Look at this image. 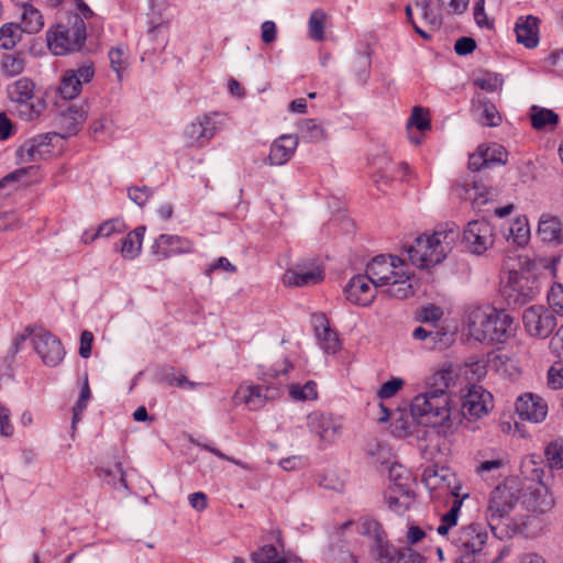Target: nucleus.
I'll return each instance as SVG.
<instances>
[{
	"label": "nucleus",
	"instance_id": "obj_1",
	"mask_svg": "<svg viewBox=\"0 0 563 563\" xmlns=\"http://www.w3.org/2000/svg\"><path fill=\"white\" fill-rule=\"evenodd\" d=\"M452 379L449 369L434 373L430 388L411 400L410 413L419 424L433 428L446 424L450 428L460 420V413H454L446 391Z\"/></svg>",
	"mask_w": 563,
	"mask_h": 563
},
{
	"label": "nucleus",
	"instance_id": "obj_2",
	"mask_svg": "<svg viewBox=\"0 0 563 563\" xmlns=\"http://www.w3.org/2000/svg\"><path fill=\"white\" fill-rule=\"evenodd\" d=\"M463 327L470 339L483 344L503 343L514 335V319L505 311L492 307H468Z\"/></svg>",
	"mask_w": 563,
	"mask_h": 563
},
{
	"label": "nucleus",
	"instance_id": "obj_3",
	"mask_svg": "<svg viewBox=\"0 0 563 563\" xmlns=\"http://www.w3.org/2000/svg\"><path fill=\"white\" fill-rule=\"evenodd\" d=\"M365 272L374 286H388L386 292L390 297L405 299L413 294L408 265L397 256L377 255L367 263Z\"/></svg>",
	"mask_w": 563,
	"mask_h": 563
},
{
	"label": "nucleus",
	"instance_id": "obj_4",
	"mask_svg": "<svg viewBox=\"0 0 563 563\" xmlns=\"http://www.w3.org/2000/svg\"><path fill=\"white\" fill-rule=\"evenodd\" d=\"M459 238L454 225L438 228L433 233L419 235L407 250L411 263L419 268H429L441 263L452 251Z\"/></svg>",
	"mask_w": 563,
	"mask_h": 563
},
{
	"label": "nucleus",
	"instance_id": "obj_5",
	"mask_svg": "<svg viewBox=\"0 0 563 563\" xmlns=\"http://www.w3.org/2000/svg\"><path fill=\"white\" fill-rule=\"evenodd\" d=\"M292 368V364L285 358L280 365L272 366L263 374V385H240L232 399L235 405L244 404L250 409L256 410L266 401L280 397L284 393V382Z\"/></svg>",
	"mask_w": 563,
	"mask_h": 563
},
{
	"label": "nucleus",
	"instance_id": "obj_6",
	"mask_svg": "<svg viewBox=\"0 0 563 563\" xmlns=\"http://www.w3.org/2000/svg\"><path fill=\"white\" fill-rule=\"evenodd\" d=\"M86 37V24L79 15L73 18L71 25L58 24L46 35L49 51L57 56L79 51L84 46Z\"/></svg>",
	"mask_w": 563,
	"mask_h": 563
},
{
	"label": "nucleus",
	"instance_id": "obj_7",
	"mask_svg": "<svg viewBox=\"0 0 563 563\" xmlns=\"http://www.w3.org/2000/svg\"><path fill=\"white\" fill-rule=\"evenodd\" d=\"M519 500V490L511 485L504 484L495 487L488 499L485 518L492 532L498 537V528L509 519Z\"/></svg>",
	"mask_w": 563,
	"mask_h": 563
},
{
	"label": "nucleus",
	"instance_id": "obj_8",
	"mask_svg": "<svg viewBox=\"0 0 563 563\" xmlns=\"http://www.w3.org/2000/svg\"><path fill=\"white\" fill-rule=\"evenodd\" d=\"M223 115L219 112L198 115L184 131V140L191 148H203L222 129Z\"/></svg>",
	"mask_w": 563,
	"mask_h": 563
},
{
	"label": "nucleus",
	"instance_id": "obj_9",
	"mask_svg": "<svg viewBox=\"0 0 563 563\" xmlns=\"http://www.w3.org/2000/svg\"><path fill=\"white\" fill-rule=\"evenodd\" d=\"M400 466L390 468L391 484L385 493L388 508L395 514L407 511L415 500L413 479L410 474L402 476Z\"/></svg>",
	"mask_w": 563,
	"mask_h": 563
},
{
	"label": "nucleus",
	"instance_id": "obj_10",
	"mask_svg": "<svg viewBox=\"0 0 563 563\" xmlns=\"http://www.w3.org/2000/svg\"><path fill=\"white\" fill-rule=\"evenodd\" d=\"M7 92L9 99L20 106V113L27 121L36 119L44 109V103L40 99L35 100L34 81L27 77H21L8 85Z\"/></svg>",
	"mask_w": 563,
	"mask_h": 563
},
{
	"label": "nucleus",
	"instance_id": "obj_11",
	"mask_svg": "<svg viewBox=\"0 0 563 563\" xmlns=\"http://www.w3.org/2000/svg\"><path fill=\"white\" fill-rule=\"evenodd\" d=\"M422 482L432 498L443 496L460 497L461 485L455 473L445 466H428L422 474Z\"/></svg>",
	"mask_w": 563,
	"mask_h": 563
},
{
	"label": "nucleus",
	"instance_id": "obj_12",
	"mask_svg": "<svg viewBox=\"0 0 563 563\" xmlns=\"http://www.w3.org/2000/svg\"><path fill=\"white\" fill-rule=\"evenodd\" d=\"M537 279L529 274L511 271L503 287V296L508 306L519 307L527 303L538 294Z\"/></svg>",
	"mask_w": 563,
	"mask_h": 563
},
{
	"label": "nucleus",
	"instance_id": "obj_13",
	"mask_svg": "<svg viewBox=\"0 0 563 563\" xmlns=\"http://www.w3.org/2000/svg\"><path fill=\"white\" fill-rule=\"evenodd\" d=\"M32 345L46 366H57L65 357V349L60 340L44 329L34 332Z\"/></svg>",
	"mask_w": 563,
	"mask_h": 563
},
{
	"label": "nucleus",
	"instance_id": "obj_14",
	"mask_svg": "<svg viewBox=\"0 0 563 563\" xmlns=\"http://www.w3.org/2000/svg\"><path fill=\"white\" fill-rule=\"evenodd\" d=\"M526 331L536 338H548L556 327L553 312L543 306H531L522 313Z\"/></svg>",
	"mask_w": 563,
	"mask_h": 563
},
{
	"label": "nucleus",
	"instance_id": "obj_15",
	"mask_svg": "<svg viewBox=\"0 0 563 563\" xmlns=\"http://www.w3.org/2000/svg\"><path fill=\"white\" fill-rule=\"evenodd\" d=\"M364 533L374 540V553L379 563H399L401 560L402 548H396L387 540L385 531L375 520H368L364 523Z\"/></svg>",
	"mask_w": 563,
	"mask_h": 563
},
{
	"label": "nucleus",
	"instance_id": "obj_16",
	"mask_svg": "<svg viewBox=\"0 0 563 563\" xmlns=\"http://www.w3.org/2000/svg\"><path fill=\"white\" fill-rule=\"evenodd\" d=\"M194 251L195 244L188 238L166 233L158 235L151 246V253L157 261L190 254Z\"/></svg>",
	"mask_w": 563,
	"mask_h": 563
},
{
	"label": "nucleus",
	"instance_id": "obj_17",
	"mask_svg": "<svg viewBox=\"0 0 563 563\" xmlns=\"http://www.w3.org/2000/svg\"><path fill=\"white\" fill-rule=\"evenodd\" d=\"M309 431L325 443L334 442L342 432V421L331 413L313 411L307 417Z\"/></svg>",
	"mask_w": 563,
	"mask_h": 563
},
{
	"label": "nucleus",
	"instance_id": "obj_18",
	"mask_svg": "<svg viewBox=\"0 0 563 563\" xmlns=\"http://www.w3.org/2000/svg\"><path fill=\"white\" fill-rule=\"evenodd\" d=\"M493 408V396L482 386L472 385L464 396L461 413L467 419H479Z\"/></svg>",
	"mask_w": 563,
	"mask_h": 563
},
{
	"label": "nucleus",
	"instance_id": "obj_19",
	"mask_svg": "<svg viewBox=\"0 0 563 563\" xmlns=\"http://www.w3.org/2000/svg\"><path fill=\"white\" fill-rule=\"evenodd\" d=\"M463 239L472 253L483 254L494 243L493 228L484 219L470 221L464 230Z\"/></svg>",
	"mask_w": 563,
	"mask_h": 563
},
{
	"label": "nucleus",
	"instance_id": "obj_20",
	"mask_svg": "<svg viewBox=\"0 0 563 563\" xmlns=\"http://www.w3.org/2000/svg\"><path fill=\"white\" fill-rule=\"evenodd\" d=\"M377 288L365 272V274L355 275L349 280L344 287V294L351 303L367 307L376 298Z\"/></svg>",
	"mask_w": 563,
	"mask_h": 563
},
{
	"label": "nucleus",
	"instance_id": "obj_21",
	"mask_svg": "<svg viewBox=\"0 0 563 563\" xmlns=\"http://www.w3.org/2000/svg\"><path fill=\"white\" fill-rule=\"evenodd\" d=\"M488 539L487 531L478 523L461 527L452 539L453 544L466 554H479Z\"/></svg>",
	"mask_w": 563,
	"mask_h": 563
},
{
	"label": "nucleus",
	"instance_id": "obj_22",
	"mask_svg": "<svg viewBox=\"0 0 563 563\" xmlns=\"http://www.w3.org/2000/svg\"><path fill=\"white\" fill-rule=\"evenodd\" d=\"M95 76L92 64H84L77 69H68L64 73L60 84L59 93L64 99L76 98L82 88L84 84H88Z\"/></svg>",
	"mask_w": 563,
	"mask_h": 563
},
{
	"label": "nucleus",
	"instance_id": "obj_23",
	"mask_svg": "<svg viewBox=\"0 0 563 563\" xmlns=\"http://www.w3.org/2000/svg\"><path fill=\"white\" fill-rule=\"evenodd\" d=\"M548 409V402L533 393H525L516 400V412L530 422H542L547 418Z\"/></svg>",
	"mask_w": 563,
	"mask_h": 563
},
{
	"label": "nucleus",
	"instance_id": "obj_24",
	"mask_svg": "<svg viewBox=\"0 0 563 563\" xmlns=\"http://www.w3.org/2000/svg\"><path fill=\"white\" fill-rule=\"evenodd\" d=\"M323 280V272L311 264L309 267L297 264L292 268H288L283 275V283L288 287H306L321 283Z\"/></svg>",
	"mask_w": 563,
	"mask_h": 563
},
{
	"label": "nucleus",
	"instance_id": "obj_25",
	"mask_svg": "<svg viewBox=\"0 0 563 563\" xmlns=\"http://www.w3.org/2000/svg\"><path fill=\"white\" fill-rule=\"evenodd\" d=\"M55 134H40L26 140L19 148L21 161L30 163L46 158L51 153L52 139Z\"/></svg>",
	"mask_w": 563,
	"mask_h": 563
},
{
	"label": "nucleus",
	"instance_id": "obj_26",
	"mask_svg": "<svg viewBox=\"0 0 563 563\" xmlns=\"http://www.w3.org/2000/svg\"><path fill=\"white\" fill-rule=\"evenodd\" d=\"M298 146V136L292 134H284L276 139L269 150L268 161L271 165L280 166L286 164Z\"/></svg>",
	"mask_w": 563,
	"mask_h": 563
},
{
	"label": "nucleus",
	"instance_id": "obj_27",
	"mask_svg": "<svg viewBox=\"0 0 563 563\" xmlns=\"http://www.w3.org/2000/svg\"><path fill=\"white\" fill-rule=\"evenodd\" d=\"M515 33L518 43L534 48L539 44V19L533 15L518 18Z\"/></svg>",
	"mask_w": 563,
	"mask_h": 563
},
{
	"label": "nucleus",
	"instance_id": "obj_28",
	"mask_svg": "<svg viewBox=\"0 0 563 563\" xmlns=\"http://www.w3.org/2000/svg\"><path fill=\"white\" fill-rule=\"evenodd\" d=\"M145 230L144 225L136 227L126 234L121 241L120 246H117L124 260L131 261L141 254Z\"/></svg>",
	"mask_w": 563,
	"mask_h": 563
},
{
	"label": "nucleus",
	"instance_id": "obj_29",
	"mask_svg": "<svg viewBox=\"0 0 563 563\" xmlns=\"http://www.w3.org/2000/svg\"><path fill=\"white\" fill-rule=\"evenodd\" d=\"M316 334L320 341L321 349L328 353L333 354L339 350V339L329 324L327 319L323 316H320L316 319Z\"/></svg>",
	"mask_w": 563,
	"mask_h": 563
},
{
	"label": "nucleus",
	"instance_id": "obj_30",
	"mask_svg": "<svg viewBox=\"0 0 563 563\" xmlns=\"http://www.w3.org/2000/svg\"><path fill=\"white\" fill-rule=\"evenodd\" d=\"M88 115V107L84 104L70 106L60 114V124L67 129L68 134H76Z\"/></svg>",
	"mask_w": 563,
	"mask_h": 563
},
{
	"label": "nucleus",
	"instance_id": "obj_31",
	"mask_svg": "<svg viewBox=\"0 0 563 563\" xmlns=\"http://www.w3.org/2000/svg\"><path fill=\"white\" fill-rule=\"evenodd\" d=\"M298 131L303 142L320 143L327 140V132L316 119H302L298 123Z\"/></svg>",
	"mask_w": 563,
	"mask_h": 563
},
{
	"label": "nucleus",
	"instance_id": "obj_32",
	"mask_svg": "<svg viewBox=\"0 0 563 563\" xmlns=\"http://www.w3.org/2000/svg\"><path fill=\"white\" fill-rule=\"evenodd\" d=\"M21 10L22 31L30 34L40 32L44 26L42 13L27 2H22Z\"/></svg>",
	"mask_w": 563,
	"mask_h": 563
},
{
	"label": "nucleus",
	"instance_id": "obj_33",
	"mask_svg": "<svg viewBox=\"0 0 563 563\" xmlns=\"http://www.w3.org/2000/svg\"><path fill=\"white\" fill-rule=\"evenodd\" d=\"M538 233L543 241L561 243L563 241L562 224L554 217H541L538 225Z\"/></svg>",
	"mask_w": 563,
	"mask_h": 563
},
{
	"label": "nucleus",
	"instance_id": "obj_34",
	"mask_svg": "<svg viewBox=\"0 0 563 563\" xmlns=\"http://www.w3.org/2000/svg\"><path fill=\"white\" fill-rule=\"evenodd\" d=\"M25 54L21 51L4 54L0 60V67L5 77H15L25 69Z\"/></svg>",
	"mask_w": 563,
	"mask_h": 563
},
{
	"label": "nucleus",
	"instance_id": "obj_35",
	"mask_svg": "<svg viewBox=\"0 0 563 563\" xmlns=\"http://www.w3.org/2000/svg\"><path fill=\"white\" fill-rule=\"evenodd\" d=\"M467 497V493L460 494V497H454L449 511L441 517V523L437 528L438 534L446 536L449 530L456 526L463 500Z\"/></svg>",
	"mask_w": 563,
	"mask_h": 563
},
{
	"label": "nucleus",
	"instance_id": "obj_36",
	"mask_svg": "<svg viewBox=\"0 0 563 563\" xmlns=\"http://www.w3.org/2000/svg\"><path fill=\"white\" fill-rule=\"evenodd\" d=\"M530 120L531 125L536 130H542L548 126H554L558 123L559 117L550 109L533 106L531 108Z\"/></svg>",
	"mask_w": 563,
	"mask_h": 563
},
{
	"label": "nucleus",
	"instance_id": "obj_37",
	"mask_svg": "<svg viewBox=\"0 0 563 563\" xmlns=\"http://www.w3.org/2000/svg\"><path fill=\"white\" fill-rule=\"evenodd\" d=\"M22 29L16 23H5L0 27V48L12 49L22 38Z\"/></svg>",
	"mask_w": 563,
	"mask_h": 563
},
{
	"label": "nucleus",
	"instance_id": "obj_38",
	"mask_svg": "<svg viewBox=\"0 0 563 563\" xmlns=\"http://www.w3.org/2000/svg\"><path fill=\"white\" fill-rule=\"evenodd\" d=\"M97 474L100 478H102L108 485L114 488H128V484L124 477V471L120 463H117L112 468L111 467H100L97 471Z\"/></svg>",
	"mask_w": 563,
	"mask_h": 563
},
{
	"label": "nucleus",
	"instance_id": "obj_39",
	"mask_svg": "<svg viewBox=\"0 0 563 563\" xmlns=\"http://www.w3.org/2000/svg\"><path fill=\"white\" fill-rule=\"evenodd\" d=\"M327 14L318 9L312 11L308 21L309 37L313 41L321 42L324 38V26Z\"/></svg>",
	"mask_w": 563,
	"mask_h": 563
},
{
	"label": "nucleus",
	"instance_id": "obj_40",
	"mask_svg": "<svg viewBox=\"0 0 563 563\" xmlns=\"http://www.w3.org/2000/svg\"><path fill=\"white\" fill-rule=\"evenodd\" d=\"M529 227L526 218L516 219L508 228L507 240H511L517 245H523L529 239Z\"/></svg>",
	"mask_w": 563,
	"mask_h": 563
},
{
	"label": "nucleus",
	"instance_id": "obj_41",
	"mask_svg": "<svg viewBox=\"0 0 563 563\" xmlns=\"http://www.w3.org/2000/svg\"><path fill=\"white\" fill-rule=\"evenodd\" d=\"M521 475L531 482H540L543 475L541 463L538 462V456L529 455L521 461L520 465Z\"/></svg>",
	"mask_w": 563,
	"mask_h": 563
},
{
	"label": "nucleus",
	"instance_id": "obj_42",
	"mask_svg": "<svg viewBox=\"0 0 563 563\" xmlns=\"http://www.w3.org/2000/svg\"><path fill=\"white\" fill-rule=\"evenodd\" d=\"M289 396L294 400H314L318 397L317 384L313 380L307 382L305 385H289Z\"/></svg>",
	"mask_w": 563,
	"mask_h": 563
},
{
	"label": "nucleus",
	"instance_id": "obj_43",
	"mask_svg": "<svg viewBox=\"0 0 563 563\" xmlns=\"http://www.w3.org/2000/svg\"><path fill=\"white\" fill-rule=\"evenodd\" d=\"M473 102L478 103V106L483 108V123L485 125L497 126L500 123L501 118L496 107L493 103L488 102L484 96L478 95L476 99L473 100Z\"/></svg>",
	"mask_w": 563,
	"mask_h": 563
},
{
	"label": "nucleus",
	"instance_id": "obj_44",
	"mask_svg": "<svg viewBox=\"0 0 563 563\" xmlns=\"http://www.w3.org/2000/svg\"><path fill=\"white\" fill-rule=\"evenodd\" d=\"M544 454L551 468H563V440H556L548 444Z\"/></svg>",
	"mask_w": 563,
	"mask_h": 563
},
{
	"label": "nucleus",
	"instance_id": "obj_45",
	"mask_svg": "<svg viewBox=\"0 0 563 563\" xmlns=\"http://www.w3.org/2000/svg\"><path fill=\"white\" fill-rule=\"evenodd\" d=\"M255 563H287L284 556H280L276 547L272 544L263 545L253 554Z\"/></svg>",
	"mask_w": 563,
	"mask_h": 563
},
{
	"label": "nucleus",
	"instance_id": "obj_46",
	"mask_svg": "<svg viewBox=\"0 0 563 563\" xmlns=\"http://www.w3.org/2000/svg\"><path fill=\"white\" fill-rule=\"evenodd\" d=\"M483 152L488 167L494 165H504L507 163L508 153L506 148L499 144H492L487 147H483Z\"/></svg>",
	"mask_w": 563,
	"mask_h": 563
},
{
	"label": "nucleus",
	"instance_id": "obj_47",
	"mask_svg": "<svg viewBox=\"0 0 563 563\" xmlns=\"http://www.w3.org/2000/svg\"><path fill=\"white\" fill-rule=\"evenodd\" d=\"M108 56L111 68L117 73L118 79L121 80V71L126 67V49L122 46L112 47Z\"/></svg>",
	"mask_w": 563,
	"mask_h": 563
},
{
	"label": "nucleus",
	"instance_id": "obj_48",
	"mask_svg": "<svg viewBox=\"0 0 563 563\" xmlns=\"http://www.w3.org/2000/svg\"><path fill=\"white\" fill-rule=\"evenodd\" d=\"M128 229L124 221L120 218L110 219L102 222L97 229V235L101 238H110L114 234H121Z\"/></svg>",
	"mask_w": 563,
	"mask_h": 563
},
{
	"label": "nucleus",
	"instance_id": "obj_49",
	"mask_svg": "<svg viewBox=\"0 0 563 563\" xmlns=\"http://www.w3.org/2000/svg\"><path fill=\"white\" fill-rule=\"evenodd\" d=\"M408 128L415 126L418 131H427L430 129V119L428 111L420 107H415L408 121Z\"/></svg>",
	"mask_w": 563,
	"mask_h": 563
},
{
	"label": "nucleus",
	"instance_id": "obj_50",
	"mask_svg": "<svg viewBox=\"0 0 563 563\" xmlns=\"http://www.w3.org/2000/svg\"><path fill=\"white\" fill-rule=\"evenodd\" d=\"M474 84L483 90L493 92L501 87L503 78L497 74L486 73L482 77L476 78Z\"/></svg>",
	"mask_w": 563,
	"mask_h": 563
},
{
	"label": "nucleus",
	"instance_id": "obj_51",
	"mask_svg": "<svg viewBox=\"0 0 563 563\" xmlns=\"http://www.w3.org/2000/svg\"><path fill=\"white\" fill-rule=\"evenodd\" d=\"M21 227V218L14 210H0V232Z\"/></svg>",
	"mask_w": 563,
	"mask_h": 563
},
{
	"label": "nucleus",
	"instance_id": "obj_52",
	"mask_svg": "<svg viewBox=\"0 0 563 563\" xmlns=\"http://www.w3.org/2000/svg\"><path fill=\"white\" fill-rule=\"evenodd\" d=\"M544 66L552 74L563 78V49L551 53L544 59Z\"/></svg>",
	"mask_w": 563,
	"mask_h": 563
},
{
	"label": "nucleus",
	"instance_id": "obj_53",
	"mask_svg": "<svg viewBox=\"0 0 563 563\" xmlns=\"http://www.w3.org/2000/svg\"><path fill=\"white\" fill-rule=\"evenodd\" d=\"M548 385L554 390L563 387V362H556L549 368Z\"/></svg>",
	"mask_w": 563,
	"mask_h": 563
},
{
	"label": "nucleus",
	"instance_id": "obj_54",
	"mask_svg": "<svg viewBox=\"0 0 563 563\" xmlns=\"http://www.w3.org/2000/svg\"><path fill=\"white\" fill-rule=\"evenodd\" d=\"M548 300L553 310L563 316V285L554 284L548 294Z\"/></svg>",
	"mask_w": 563,
	"mask_h": 563
},
{
	"label": "nucleus",
	"instance_id": "obj_55",
	"mask_svg": "<svg viewBox=\"0 0 563 563\" xmlns=\"http://www.w3.org/2000/svg\"><path fill=\"white\" fill-rule=\"evenodd\" d=\"M404 380L401 378H391L380 386L379 390L377 391V396L380 399L390 398L400 390Z\"/></svg>",
	"mask_w": 563,
	"mask_h": 563
},
{
	"label": "nucleus",
	"instance_id": "obj_56",
	"mask_svg": "<svg viewBox=\"0 0 563 563\" xmlns=\"http://www.w3.org/2000/svg\"><path fill=\"white\" fill-rule=\"evenodd\" d=\"M218 269H222L229 273L236 272V267L227 257L221 256L218 260L208 264L203 273L207 277L210 278L212 276V273Z\"/></svg>",
	"mask_w": 563,
	"mask_h": 563
},
{
	"label": "nucleus",
	"instance_id": "obj_57",
	"mask_svg": "<svg viewBox=\"0 0 563 563\" xmlns=\"http://www.w3.org/2000/svg\"><path fill=\"white\" fill-rule=\"evenodd\" d=\"M113 125L112 119L102 117L92 122L91 129L96 136H110L113 133Z\"/></svg>",
	"mask_w": 563,
	"mask_h": 563
},
{
	"label": "nucleus",
	"instance_id": "obj_58",
	"mask_svg": "<svg viewBox=\"0 0 563 563\" xmlns=\"http://www.w3.org/2000/svg\"><path fill=\"white\" fill-rule=\"evenodd\" d=\"M129 198L137 206L142 207L146 203L148 198L152 196V190L146 187H131L128 190Z\"/></svg>",
	"mask_w": 563,
	"mask_h": 563
},
{
	"label": "nucleus",
	"instance_id": "obj_59",
	"mask_svg": "<svg viewBox=\"0 0 563 563\" xmlns=\"http://www.w3.org/2000/svg\"><path fill=\"white\" fill-rule=\"evenodd\" d=\"M442 316H443V311L440 307L430 305V306L423 307L420 310V312L418 314V319L421 322H435V321L440 320Z\"/></svg>",
	"mask_w": 563,
	"mask_h": 563
},
{
	"label": "nucleus",
	"instance_id": "obj_60",
	"mask_svg": "<svg viewBox=\"0 0 563 563\" xmlns=\"http://www.w3.org/2000/svg\"><path fill=\"white\" fill-rule=\"evenodd\" d=\"M474 19L478 26L492 29L493 22L488 20L485 13V1L478 0L474 7Z\"/></svg>",
	"mask_w": 563,
	"mask_h": 563
},
{
	"label": "nucleus",
	"instance_id": "obj_61",
	"mask_svg": "<svg viewBox=\"0 0 563 563\" xmlns=\"http://www.w3.org/2000/svg\"><path fill=\"white\" fill-rule=\"evenodd\" d=\"M14 428L10 421V410L0 402V433L3 437H11Z\"/></svg>",
	"mask_w": 563,
	"mask_h": 563
},
{
	"label": "nucleus",
	"instance_id": "obj_62",
	"mask_svg": "<svg viewBox=\"0 0 563 563\" xmlns=\"http://www.w3.org/2000/svg\"><path fill=\"white\" fill-rule=\"evenodd\" d=\"M476 48V42L472 37L463 36L455 42L454 51L460 56L471 54Z\"/></svg>",
	"mask_w": 563,
	"mask_h": 563
},
{
	"label": "nucleus",
	"instance_id": "obj_63",
	"mask_svg": "<svg viewBox=\"0 0 563 563\" xmlns=\"http://www.w3.org/2000/svg\"><path fill=\"white\" fill-rule=\"evenodd\" d=\"M468 168L473 172H478L483 168H489L486 158L484 157L483 146L471 154L468 157Z\"/></svg>",
	"mask_w": 563,
	"mask_h": 563
},
{
	"label": "nucleus",
	"instance_id": "obj_64",
	"mask_svg": "<svg viewBox=\"0 0 563 563\" xmlns=\"http://www.w3.org/2000/svg\"><path fill=\"white\" fill-rule=\"evenodd\" d=\"M426 559L411 547H402L401 560L399 563H424Z\"/></svg>",
	"mask_w": 563,
	"mask_h": 563
}]
</instances>
